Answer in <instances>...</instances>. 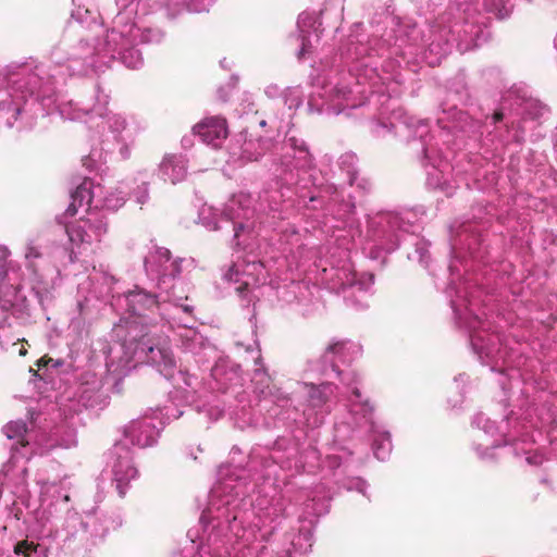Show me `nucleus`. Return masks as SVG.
<instances>
[{
  "mask_svg": "<svg viewBox=\"0 0 557 557\" xmlns=\"http://www.w3.org/2000/svg\"><path fill=\"white\" fill-rule=\"evenodd\" d=\"M253 448L247 469L222 465L200 516L202 534L193 557H259L288 517L289 500L276 492L281 471L304 470L295 447Z\"/></svg>",
  "mask_w": 557,
  "mask_h": 557,
  "instance_id": "nucleus-1",
  "label": "nucleus"
},
{
  "mask_svg": "<svg viewBox=\"0 0 557 557\" xmlns=\"http://www.w3.org/2000/svg\"><path fill=\"white\" fill-rule=\"evenodd\" d=\"M150 0H115L119 12L113 27L102 38L98 12L73 0L76 9L67 23L60 46L52 52V61L39 65L62 66L65 78L86 75L109 67L120 60L128 69L144 64L139 44H159L164 38L160 28L145 26L143 17L150 12Z\"/></svg>",
  "mask_w": 557,
  "mask_h": 557,
  "instance_id": "nucleus-2",
  "label": "nucleus"
},
{
  "mask_svg": "<svg viewBox=\"0 0 557 557\" xmlns=\"http://www.w3.org/2000/svg\"><path fill=\"white\" fill-rule=\"evenodd\" d=\"M112 307L126 317L114 325L112 342L103 351L108 372L124 376L133 362H146L170 381L186 401H194L201 382L194 374L177 369L169 336L154 331L158 319L176 321L172 302L161 298V290L148 293L136 286L117 295Z\"/></svg>",
  "mask_w": 557,
  "mask_h": 557,
  "instance_id": "nucleus-3",
  "label": "nucleus"
},
{
  "mask_svg": "<svg viewBox=\"0 0 557 557\" xmlns=\"http://www.w3.org/2000/svg\"><path fill=\"white\" fill-rule=\"evenodd\" d=\"M65 79L62 66H22L8 77V87L0 89V123L24 131L30 129L39 115L58 113L69 121L103 115L110 100L103 87L97 84L90 98L74 101L55 91ZM3 82L0 73V86Z\"/></svg>",
  "mask_w": 557,
  "mask_h": 557,
  "instance_id": "nucleus-4",
  "label": "nucleus"
},
{
  "mask_svg": "<svg viewBox=\"0 0 557 557\" xmlns=\"http://www.w3.org/2000/svg\"><path fill=\"white\" fill-rule=\"evenodd\" d=\"M481 244V228L476 223L466 221L450 227V247L454 256L448 267L451 278L445 293L450 298L456 322L469 333L473 352L483 364H490L492 371L503 372L508 352L503 347L493 322L480 307L481 292L468 278L460 276V269L457 265L465 253L472 259L480 258Z\"/></svg>",
  "mask_w": 557,
  "mask_h": 557,
  "instance_id": "nucleus-5",
  "label": "nucleus"
},
{
  "mask_svg": "<svg viewBox=\"0 0 557 557\" xmlns=\"http://www.w3.org/2000/svg\"><path fill=\"white\" fill-rule=\"evenodd\" d=\"M278 250L282 253L280 268L286 267L290 272V276L282 278L283 285L277 284L278 298L286 302H293L297 299V293L305 285L299 280V275H294L295 271L301 270L307 261L315 258L313 267L317 273V280L325 285L332 292L345 294V298L349 299L356 293L369 294L374 284V275L372 273H357L354 264L348 258V251L336 248L330 258L317 257V250L308 248L302 236L292 225L286 227L278 238Z\"/></svg>",
  "mask_w": 557,
  "mask_h": 557,
  "instance_id": "nucleus-6",
  "label": "nucleus"
},
{
  "mask_svg": "<svg viewBox=\"0 0 557 557\" xmlns=\"http://www.w3.org/2000/svg\"><path fill=\"white\" fill-rule=\"evenodd\" d=\"M274 175L281 187L284 201L294 203L292 196L309 199L310 202L327 198V206L339 220L347 221L356 210V203L349 193H345L334 184H322L314 158L307 143L287 133L282 144L276 147L273 158Z\"/></svg>",
  "mask_w": 557,
  "mask_h": 557,
  "instance_id": "nucleus-7",
  "label": "nucleus"
},
{
  "mask_svg": "<svg viewBox=\"0 0 557 557\" xmlns=\"http://www.w3.org/2000/svg\"><path fill=\"white\" fill-rule=\"evenodd\" d=\"M37 517L45 524L52 523L63 532V542H77L90 548L102 541L113 525L106 513L94 510L81 517L71 509L70 496L61 482H40Z\"/></svg>",
  "mask_w": 557,
  "mask_h": 557,
  "instance_id": "nucleus-8",
  "label": "nucleus"
},
{
  "mask_svg": "<svg viewBox=\"0 0 557 557\" xmlns=\"http://www.w3.org/2000/svg\"><path fill=\"white\" fill-rule=\"evenodd\" d=\"M372 133L376 137H384L389 133L407 136L412 144H417L416 150L421 151L420 161L426 171L428 184L434 188H443L447 183L445 175L449 170L448 156L437 147L428 123L389 103L386 108H381L380 117L373 120Z\"/></svg>",
  "mask_w": 557,
  "mask_h": 557,
  "instance_id": "nucleus-9",
  "label": "nucleus"
},
{
  "mask_svg": "<svg viewBox=\"0 0 557 557\" xmlns=\"http://www.w3.org/2000/svg\"><path fill=\"white\" fill-rule=\"evenodd\" d=\"M373 436L374 456L384 461L392 451L391 434L382 431L374 421V406L361 391L354 387V398L347 399L345 411L337 414L334 422V443L344 444L354 438Z\"/></svg>",
  "mask_w": 557,
  "mask_h": 557,
  "instance_id": "nucleus-10",
  "label": "nucleus"
},
{
  "mask_svg": "<svg viewBox=\"0 0 557 557\" xmlns=\"http://www.w3.org/2000/svg\"><path fill=\"white\" fill-rule=\"evenodd\" d=\"M193 260L172 258L168 248L153 246L144 260L148 278L161 290V298L172 302L173 311L190 314L195 307L189 304L188 285L180 278L184 264L193 265Z\"/></svg>",
  "mask_w": 557,
  "mask_h": 557,
  "instance_id": "nucleus-11",
  "label": "nucleus"
},
{
  "mask_svg": "<svg viewBox=\"0 0 557 557\" xmlns=\"http://www.w3.org/2000/svg\"><path fill=\"white\" fill-rule=\"evenodd\" d=\"M252 197L246 193L233 195L225 203L222 213L210 206H202L198 220L209 231L223 230L224 225L232 228L236 246L245 250L252 248V240L259 233L256 231V221L260 220L257 209L252 206Z\"/></svg>",
  "mask_w": 557,
  "mask_h": 557,
  "instance_id": "nucleus-12",
  "label": "nucleus"
},
{
  "mask_svg": "<svg viewBox=\"0 0 557 557\" xmlns=\"http://www.w3.org/2000/svg\"><path fill=\"white\" fill-rule=\"evenodd\" d=\"M423 212L417 209L379 212L368 220L364 249L371 259L395 251L406 235L414 236L421 228Z\"/></svg>",
  "mask_w": 557,
  "mask_h": 557,
  "instance_id": "nucleus-13",
  "label": "nucleus"
},
{
  "mask_svg": "<svg viewBox=\"0 0 557 557\" xmlns=\"http://www.w3.org/2000/svg\"><path fill=\"white\" fill-rule=\"evenodd\" d=\"M24 272L21 264L11 259V250L0 244V310L26 322L35 309L37 300L24 294Z\"/></svg>",
  "mask_w": 557,
  "mask_h": 557,
  "instance_id": "nucleus-14",
  "label": "nucleus"
},
{
  "mask_svg": "<svg viewBox=\"0 0 557 557\" xmlns=\"http://www.w3.org/2000/svg\"><path fill=\"white\" fill-rule=\"evenodd\" d=\"M362 347L350 339L333 338L323 354L307 363V372L317 373L323 379H336L350 391L348 398H354V387L359 389V375L351 369H342L338 364H350L361 356Z\"/></svg>",
  "mask_w": 557,
  "mask_h": 557,
  "instance_id": "nucleus-15",
  "label": "nucleus"
},
{
  "mask_svg": "<svg viewBox=\"0 0 557 557\" xmlns=\"http://www.w3.org/2000/svg\"><path fill=\"white\" fill-rule=\"evenodd\" d=\"M108 399L102 376L86 370L79 374L74 386L61 394L58 405L61 414L67 419L78 414L84 408L102 409L107 406Z\"/></svg>",
  "mask_w": 557,
  "mask_h": 557,
  "instance_id": "nucleus-16",
  "label": "nucleus"
},
{
  "mask_svg": "<svg viewBox=\"0 0 557 557\" xmlns=\"http://www.w3.org/2000/svg\"><path fill=\"white\" fill-rule=\"evenodd\" d=\"M325 381L314 383H299V393L302 397L300 404L302 416L308 426L317 428L321 425L332 410V398L337 386L334 379H324Z\"/></svg>",
  "mask_w": 557,
  "mask_h": 557,
  "instance_id": "nucleus-17",
  "label": "nucleus"
},
{
  "mask_svg": "<svg viewBox=\"0 0 557 557\" xmlns=\"http://www.w3.org/2000/svg\"><path fill=\"white\" fill-rule=\"evenodd\" d=\"M193 313H176V321L170 320L168 323L182 351L194 356L197 363H203L215 354V348L190 324L195 322Z\"/></svg>",
  "mask_w": 557,
  "mask_h": 557,
  "instance_id": "nucleus-18",
  "label": "nucleus"
},
{
  "mask_svg": "<svg viewBox=\"0 0 557 557\" xmlns=\"http://www.w3.org/2000/svg\"><path fill=\"white\" fill-rule=\"evenodd\" d=\"M517 115H521L523 122L534 121L541 122L548 113L549 109L537 99L528 98L525 94H521L520 89L511 88L504 96L499 110L492 115L493 124L506 119V126L515 127L516 121L511 119L512 111Z\"/></svg>",
  "mask_w": 557,
  "mask_h": 557,
  "instance_id": "nucleus-19",
  "label": "nucleus"
},
{
  "mask_svg": "<svg viewBox=\"0 0 557 557\" xmlns=\"http://www.w3.org/2000/svg\"><path fill=\"white\" fill-rule=\"evenodd\" d=\"M107 226L106 218L99 211H88L86 215L69 223L65 231L73 246L69 253L70 262H74L82 250L99 243L107 233Z\"/></svg>",
  "mask_w": 557,
  "mask_h": 557,
  "instance_id": "nucleus-20",
  "label": "nucleus"
},
{
  "mask_svg": "<svg viewBox=\"0 0 557 557\" xmlns=\"http://www.w3.org/2000/svg\"><path fill=\"white\" fill-rule=\"evenodd\" d=\"M38 507L34 509L35 519L34 532L36 535L27 536L26 540L14 545V554L17 557H57L59 543L57 536L63 539V532L52 523L45 524L37 517Z\"/></svg>",
  "mask_w": 557,
  "mask_h": 557,
  "instance_id": "nucleus-21",
  "label": "nucleus"
},
{
  "mask_svg": "<svg viewBox=\"0 0 557 557\" xmlns=\"http://www.w3.org/2000/svg\"><path fill=\"white\" fill-rule=\"evenodd\" d=\"M472 426L476 429L478 434L473 442V449L482 460H492L496 457L495 450L503 445L513 444L518 438L516 434L520 431L499 433L498 426L483 413H476L472 419Z\"/></svg>",
  "mask_w": 557,
  "mask_h": 557,
  "instance_id": "nucleus-22",
  "label": "nucleus"
},
{
  "mask_svg": "<svg viewBox=\"0 0 557 557\" xmlns=\"http://www.w3.org/2000/svg\"><path fill=\"white\" fill-rule=\"evenodd\" d=\"M107 466L111 470L112 483L121 497L125 496L129 484L139 476L134 462V453L124 441H117L109 449Z\"/></svg>",
  "mask_w": 557,
  "mask_h": 557,
  "instance_id": "nucleus-23",
  "label": "nucleus"
},
{
  "mask_svg": "<svg viewBox=\"0 0 557 557\" xmlns=\"http://www.w3.org/2000/svg\"><path fill=\"white\" fill-rule=\"evenodd\" d=\"M41 257L42 252L40 247L36 245L34 240H29L26 244L24 251L26 269L29 272V277L27 281L29 295L34 296L38 306L42 310H47L55 297L54 292L57 277L48 280L45 275L38 272L36 260L41 259Z\"/></svg>",
  "mask_w": 557,
  "mask_h": 557,
  "instance_id": "nucleus-24",
  "label": "nucleus"
},
{
  "mask_svg": "<svg viewBox=\"0 0 557 557\" xmlns=\"http://www.w3.org/2000/svg\"><path fill=\"white\" fill-rule=\"evenodd\" d=\"M268 271L260 260H243L234 262L223 274V278L230 283L238 284L235 287L239 297L247 300V306L251 299L249 295L251 288L259 284H263L267 280Z\"/></svg>",
  "mask_w": 557,
  "mask_h": 557,
  "instance_id": "nucleus-25",
  "label": "nucleus"
},
{
  "mask_svg": "<svg viewBox=\"0 0 557 557\" xmlns=\"http://www.w3.org/2000/svg\"><path fill=\"white\" fill-rule=\"evenodd\" d=\"M210 387L223 394H228L238 403H244L246 393L242 389L243 377L240 366L228 358H220L211 368Z\"/></svg>",
  "mask_w": 557,
  "mask_h": 557,
  "instance_id": "nucleus-26",
  "label": "nucleus"
},
{
  "mask_svg": "<svg viewBox=\"0 0 557 557\" xmlns=\"http://www.w3.org/2000/svg\"><path fill=\"white\" fill-rule=\"evenodd\" d=\"M247 352L252 355L255 363L253 375L251 377L252 392L259 401H271L278 407H285L289 403L288 396L272 384L271 376L263 367L260 349L258 347H247Z\"/></svg>",
  "mask_w": 557,
  "mask_h": 557,
  "instance_id": "nucleus-27",
  "label": "nucleus"
},
{
  "mask_svg": "<svg viewBox=\"0 0 557 557\" xmlns=\"http://www.w3.org/2000/svg\"><path fill=\"white\" fill-rule=\"evenodd\" d=\"M273 143L269 138L252 137L245 133H240L230 148L227 163L234 168H240L248 162L258 161L271 148Z\"/></svg>",
  "mask_w": 557,
  "mask_h": 557,
  "instance_id": "nucleus-28",
  "label": "nucleus"
},
{
  "mask_svg": "<svg viewBox=\"0 0 557 557\" xmlns=\"http://www.w3.org/2000/svg\"><path fill=\"white\" fill-rule=\"evenodd\" d=\"M436 123L442 132L447 131L446 136H448V133L457 132L474 135L482 129L481 121L473 120L468 113L458 110L455 106L446 107V104H443Z\"/></svg>",
  "mask_w": 557,
  "mask_h": 557,
  "instance_id": "nucleus-29",
  "label": "nucleus"
},
{
  "mask_svg": "<svg viewBox=\"0 0 557 557\" xmlns=\"http://www.w3.org/2000/svg\"><path fill=\"white\" fill-rule=\"evenodd\" d=\"M41 416L38 413L32 417L29 426L23 420L11 421L3 426V433L9 440H17L22 448L34 446L30 451L21 453L23 457L39 453L40 433L37 430V423L40 422Z\"/></svg>",
  "mask_w": 557,
  "mask_h": 557,
  "instance_id": "nucleus-30",
  "label": "nucleus"
},
{
  "mask_svg": "<svg viewBox=\"0 0 557 557\" xmlns=\"http://www.w3.org/2000/svg\"><path fill=\"white\" fill-rule=\"evenodd\" d=\"M320 16L315 12H302L298 16L297 40L300 42V47L297 51V59L304 60L307 55L313 53V44L320 40L321 29Z\"/></svg>",
  "mask_w": 557,
  "mask_h": 557,
  "instance_id": "nucleus-31",
  "label": "nucleus"
},
{
  "mask_svg": "<svg viewBox=\"0 0 557 557\" xmlns=\"http://www.w3.org/2000/svg\"><path fill=\"white\" fill-rule=\"evenodd\" d=\"M163 422L156 424L151 418H143L132 421L124 431V441L127 445L132 443L139 448L153 446L160 435Z\"/></svg>",
  "mask_w": 557,
  "mask_h": 557,
  "instance_id": "nucleus-32",
  "label": "nucleus"
},
{
  "mask_svg": "<svg viewBox=\"0 0 557 557\" xmlns=\"http://www.w3.org/2000/svg\"><path fill=\"white\" fill-rule=\"evenodd\" d=\"M103 194V186L91 178H85L71 194V203L66 209L67 215H75L78 208L86 206V212L97 209V199Z\"/></svg>",
  "mask_w": 557,
  "mask_h": 557,
  "instance_id": "nucleus-33",
  "label": "nucleus"
},
{
  "mask_svg": "<svg viewBox=\"0 0 557 557\" xmlns=\"http://www.w3.org/2000/svg\"><path fill=\"white\" fill-rule=\"evenodd\" d=\"M73 418L74 416L67 419L64 417L65 421L55 425L49 434L45 431L40 433L39 453L54 447L71 448L76 445L77 438L74 423L67 422V420Z\"/></svg>",
  "mask_w": 557,
  "mask_h": 557,
  "instance_id": "nucleus-34",
  "label": "nucleus"
},
{
  "mask_svg": "<svg viewBox=\"0 0 557 557\" xmlns=\"http://www.w3.org/2000/svg\"><path fill=\"white\" fill-rule=\"evenodd\" d=\"M193 131L203 144L213 148L220 147L228 134L226 120L221 115L205 117Z\"/></svg>",
  "mask_w": 557,
  "mask_h": 557,
  "instance_id": "nucleus-35",
  "label": "nucleus"
},
{
  "mask_svg": "<svg viewBox=\"0 0 557 557\" xmlns=\"http://www.w3.org/2000/svg\"><path fill=\"white\" fill-rule=\"evenodd\" d=\"M307 499L304 503V512L300 520H307L309 517H320L325 515L330 508L331 492L324 484L314 486L306 494Z\"/></svg>",
  "mask_w": 557,
  "mask_h": 557,
  "instance_id": "nucleus-36",
  "label": "nucleus"
},
{
  "mask_svg": "<svg viewBox=\"0 0 557 557\" xmlns=\"http://www.w3.org/2000/svg\"><path fill=\"white\" fill-rule=\"evenodd\" d=\"M161 178L172 184L180 183L187 175V160L182 154H166L159 165Z\"/></svg>",
  "mask_w": 557,
  "mask_h": 557,
  "instance_id": "nucleus-37",
  "label": "nucleus"
},
{
  "mask_svg": "<svg viewBox=\"0 0 557 557\" xmlns=\"http://www.w3.org/2000/svg\"><path fill=\"white\" fill-rule=\"evenodd\" d=\"M213 0H162L168 15L175 17L184 11L200 13L209 10Z\"/></svg>",
  "mask_w": 557,
  "mask_h": 557,
  "instance_id": "nucleus-38",
  "label": "nucleus"
},
{
  "mask_svg": "<svg viewBox=\"0 0 557 557\" xmlns=\"http://www.w3.org/2000/svg\"><path fill=\"white\" fill-rule=\"evenodd\" d=\"M92 287L89 290L90 296L107 300L111 298V304L117 297L113 294V285L115 284L114 276L108 273H97L90 277Z\"/></svg>",
  "mask_w": 557,
  "mask_h": 557,
  "instance_id": "nucleus-39",
  "label": "nucleus"
},
{
  "mask_svg": "<svg viewBox=\"0 0 557 557\" xmlns=\"http://www.w3.org/2000/svg\"><path fill=\"white\" fill-rule=\"evenodd\" d=\"M100 117L103 119V123L111 132L115 141L119 143L126 139L124 133L128 132V124L125 116H123L121 113L108 111L106 108L103 115Z\"/></svg>",
  "mask_w": 557,
  "mask_h": 557,
  "instance_id": "nucleus-40",
  "label": "nucleus"
},
{
  "mask_svg": "<svg viewBox=\"0 0 557 557\" xmlns=\"http://www.w3.org/2000/svg\"><path fill=\"white\" fill-rule=\"evenodd\" d=\"M111 149L108 140L101 141V147H92L90 152L83 157V166L89 172L99 171L107 161V153Z\"/></svg>",
  "mask_w": 557,
  "mask_h": 557,
  "instance_id": "nucleus-41",
  "label": "nucleus"
},
{
  "mask_svg": "<svg viewBox=\"0 0 557 557\" xmlns=\"http://www.w3.org/2000/svg\"><path fill=\"white\" fill-rule=\"evenodd\" d=\"M127 193L124 188V183H122L114 191H106L103 189V194L97 199V209L103 208L108 210H117L121 208L126 200Z\"/></svg>",
  "mask_w": 557,
  "mask_h": 557,
  "instance_id": "nucleus-42",
  "label": "nucleus"
},
{
  "mask_svg": "<svg viewBox=\"0 0 557 557\" xmlns=\"http://www.w3.org/2000/svg\"><path fill=\"white\" fill-rule=\"evenodd\" d=\"M145 178L146 173H139L138 177H135L132 182L133 185L136 184V187L124 183V188L127 193V196L132 195L135 201L141 206L147 203L149 200V183Z\"/></svg>",
  "mask_w": 557,
  "mask_h": 557,
  "instance_id": "nucleus-43",
  "label": "nucleus"
},
{
  "mask_svg": "<svg viewBox=\"0 0 557 557\" xmlns=\"http://www.w3.org/2000/svg\"><path fill=\"white\" fill-rule=\"evenodd\" d=\"M414 249L412 252H408V259L419 262L423 268L428 269L430 263V244L423 238L416 237L413 243Z\"/></svg>",
  "mask_w": 557,
  "mask_h": 557,
  "instance_id": "nucleus-44",
  "label": "nucleus"
},
{
  "mask_svg": "<svg viewBox=\"0 0 557 557\" xmlns=\"http://www.w3.org/2000/svg\"><path fill=\"white\" fill-rule=\"evenodd\" d=\"M357 163L358 158L354 152H346L342 154L338 159L339 169L347 174L348 184L354 186L355 181L357 180Z\"/></svg>",
  "mask_w": 557,
  "mask_h": 557,
  "instance_id": "nucleus-45",
  "label": "nucleus"
},
{
  "mask_svg": "<svg viewBox=\"0 0 557 557\" xmlns=\"http://www.w3.org/2000/svg\"><path fill=\"white\" fill-rule=\"evenodd\" d=\"M88 302V297H85L84 300H78L76 304V309L72 313V318L70 321L69 327L76 332L77 334H81L85 327H86V313L85 308Z\"/></svg>",
  "mask_w": 557,
  "mask_h": 557,
  "instance_id": "nucleus-46",
  "label": "nucleus"
},
{
  "mask_svg": "<svg viewBox=\"0 0 557 557\" xmlns=\"http://www.w3.org/2000/svg\"><path fill=\"white\" fill-rule=\"evenodd\" d=\"M304 92L300 87H289L284 94V103L289 110L298 109L302 103Z\"/></svg>",
  "mask_w": 557,
  "mask_h": 557,
  "instance_id": "nucleus-47",
  "label": "nucleus"
},
{
  "mask_svg": "<svg viewBox=\"0 0 557 557\" xmlns=\"http://www.w3.org/2000/svg\"><path fill=\"white\" fill-rule=\"evenodd\" d=\"M292 545L294 546L295 550L305 554L308 550H310L312 546V533L310 530H306L304 532H300L298 536L293 540Z\"/></svg>",
  "mask_w": 557,
  "mask_h": 557,
  "instance_id": "nucleus-48",
  "label": "nucleus"
},
{
  "mask_svg": "<svg viewBox=\"0 0 557 557\" xmlns=\"http://www.w3.org/2000/svg\"><path fill=\"white\" fill-rule=\"evenodd\" d=\"M368 486L369 485L364 480H362L361 478H355L349 481L347 490L348 491L355 490V491L361 493L362 495L367 496Z\"/></svg>",
  "mask_w": 557,
  "mask_h": 557,
  "instance_id": "nucleus-49",
  "label": "nucleus"
},
{
  "mask_svg": "<svg viewBox=\"0 0 557 557\" xmlns=\"http://www.w3.org/2000/svg\"><path fill=\"white\" fill-rule=\"evenodd\" d=\"M524 456L525 462L531 466H540L545 460L544 456L539 451L525 450Z\"/></svg>",
  "mask_w": 557,
  "mask_h": 557,
  "instance_id": "nucleus-50",
  "label": "nucleus"
},
{
  "mask_svg": "<svg viewBox=\"0 0 557 557\" xmlns=\"http://www.w3.org/2000/svg\"><path fill=\"white\" fill-rule=\"evenodd\" d=\"M183 413L184 411L177 408H171L169 406L159 410V414L162 416V418H164L166 421L178 419L181 416H183Z\"/></svg>",
  "mask_w": 557,
  "mask_h": 557,
  "instance_id": "nucleus-51",
  "label": "nucleus"
},
{
  "mask_svg": "<svg viewBox=\"0 0 557 557\" xmlns=\"http://www.w3.org/2000/svg\"><path fill=\"white\" fill-rule=\"evenodd\" d=\"M358 188H360L363 193H367L371 188V183L368 178L359 177L357 174V180L355 181V184Z\"/></svg>",
  "mask_w": 557,
  "mask_h": 557,
  "instance_id": "nucleus-52",
  "label": "nucleus"
},
{
  "mask_svg": "<svg viewBox=\"0 0 557 557\" xmlns=\"http://www.w3.org/2000/svg\"><path fill=\"white\" fill-rule=\"evenodd\" d=\"M18 495V498L23 499L27 494V487L24 480V476L21 479V482L16 486V491L14 492Z\"/></svg>",
  "mask_w": 557,
  "mask_h": 557,
  "instance_id": "nucleus-53",
  "label": "nucleus"
},
{
  "mask_svg": "<svg viewBox=\"0 0 557 557\" xmlns=\"http://www.w3.org/2000/svg\"><path fill=\"white\" fill-rule=\"evenodd\" d=\"M517 128H518V129H517V131H516V133L513 134L512 139H513L515 141H517V143H520V141H522V140H523V132H524V131H523L522 126L520 125V123H518Z\"/></svg>",
  "mask_w": 557,
  "mask_h": 557,
  "instance_id": "nucleus-54",
  "label": "nucleus"
},
{
  "mask_svg": "<svg viewBox=\"0 0 557 557\" xmlns=\"http://www.w3.org/2000/svg\"><path fill=\"white\" fill-rule=\"evenodd\" d=\"M222 413H223V410L220 409L219 407H215L209 411V417H210V419L216 420L222 416Z\"/></svg>",
  "mask_w": 557,
  "mask_h": 557,
  "instance_id": "nucleus-55",
  "label": "nucleus"
},
{
  "mask_svg": "<svg viewBox=\"0 0 557 557\" xmlns=\"http://www.w3.org/2000/svg\"><path fill=\"white\" fill-rule=\"evenodd\" d=\"M329 459H330V466L331 467H338V466H341V461H339V459L336 456H330Z\"/></svg>",
  "mask_w": 557,
  "mask_h": 557,
  "instance_id": "nucleus-56",
  "label": "nucleus"
},
{
  "mask_svg": "<svg viewBox=\"0 0 557 557\" xmlns=\"http://www.w3.org/2000/svg\"><path fill=\"white\" fill-rule=\"evenodd\" d=\"M50 362L52 368H61L64 364V361L61 359H50Z\"/></svg>",
  "mask_w": 557,
  "mask_h": 557,
  "instance_id": "nucleus-57",
  "label": "nucleus"
},
{
  "mask_svg": "<svg viewBox=\"0 0 557 557\" xmlns=\"http://www.w3.org/2000/svg\"><path fill=\"white\" fill-rule=\"evenodd\" d=\"M277 91V87L276 86H269L267 89H265V94L270 97H273Z\"/></svg>",
  "mask_w": 557,
  "mask_h": 557,
  "instance_id": "nucleus-58",
  "label": "nucleus"
},
{
  "mask_svg": "<svg viewBox=\"0 0 557 557\" xmlns=\"http://www.w3.org/2000/svg\"><path fill=\"white\" fill-rule=\"evenodd\" d=\"M120 153H121V156H122L124 159L128 158V156H129V148H128L127 146H123V147H121V149H120Z\"/></svg>",
  "mask_w": 557,
  "mask_h": 557,
  "instance_id": "nucleus-59",
  "label": "nucleus"
},
{
  "mask_svg": "<svg viewBox=\"0 0 557 557\" xmlns=\"http://www.w3.org/2000/svg\"><path fill=\"white\" fill-rule=\"evenodd\" d=\"M354 305L358 308V309H364L368 307V302L367 301H363V300H357L354 302Z\"/></svg>",
  "mask_w": 557,
  "mask_h": 557,
  "instance_id": "nucleus-60",
  "label": "nucleus"
},
{
  "mask_svg": "<svg viewBox=\"0 0 557 557\" xmlns=\"http://www.w3.org/2000/svg\"><path fill=\"white\" fill-rule=\"evenodd\" d=\"M218 95H219V98L223 101H225L227 99V95L224 92V88H219L218 90Z\"/></svg>",
  "mask_w": 557,
  "mask_h": 557,
  "instance_id": "nucleus-61",
  "label": "nucleus"
},
{
  "mask_svg": "<svg viewBox=\"0 0 557 557\" xmlns=\"http://www.w3.org/2000/svg\"><path fill=\"white\" fill-rule=\"evenodd\" d=\"M466 380H467V376L465 374H459V376H457L455 379V382L456 383H459V382L463 383V382H466ZM457 387H459V384H457Z\"/></svg>",
  "mask_w": 557,
  "mask_h": 557,
  "instance_id": "nucleus-62",
  "label": "nucleus"
},
{
  "mask_svg": "<svg viewBox=\"0 0 557 557\" xmlns=\"http://www.w3.org/2000/svg\"><path fill=\"white\" fill-rule=\"evenodd\" d=\"M221 66L224 67V69H227L228 67V63H227V60L226 59H223L221 62Z\"/></svg>",
  "mask_w": 557,
  "mask_h": 557,
  "instance_id": "nucleus-63",
  "label": "nucleus"
},
{
  "mask_svg": "<svg viewBox=\"0 0 557 557\" xmlns=\"http://www.w3.org/2000/svg\"><path fill=\"white\" fill-rule=\"evenodd\" d=\"M269 210H270V211H277L278 209H277L276 205H275V206H273L272 203H270V205H269Z\"/></svg>",
  "mask_w": 557,
  "mask_h": 557,
  "instance_id": "nucleus-64",
  "label": "nucleus"
}]
</instances>
